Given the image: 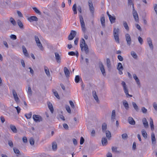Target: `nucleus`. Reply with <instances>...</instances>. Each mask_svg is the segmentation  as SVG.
<instances>
[{
  "label": "nucleus",
  "mask_w": 157,
  "mask_h": 157,
  "mask_svg": "<svg viewBox=\"0 0 157 157\" xmlns=\"http://www.w3.org/2000/svg\"><path fill=\"white\" fill-rule=\"evenodd\" d=\"M52 150L54 151H56L57 150V145L56 142H53L52 143Z\"/></svg>",
  "instance_id": "26"
},
{
  "label": "nucleus",
  "mask_w": 157,
  "mask_h": 157,
  "mask_svg": "<svg viewBox=\"0 0 157 157\" xmlns=\"http://www.w3.org/2000/svg\"><path fill=\"white\" fill-rule=\"evenodd\" d=\"M125 37L127 45L128 46H130L132 43V40L130 36L128 33H126L125 35Z\"/></svg>",
  "instance_id": "7"
},
{
  "label": "nucleus",
  "mask_w": 157,
  "mask_h": 157,
  "mask_svg": "<svg viewBox=\"0 0 157 157\" xmlns=\"http://www.w3.org/2000/svg\"><path fill=\"white\" fill-rule=\"evenodd\" d=\"M23 142L25 143H26L27 142V140L26 137L24 136L22 138Z\"/></svg>",
  "instance_id": "61"
},
{
  "label": "nucleus",
  "mask_w": 157,
  "mask_h": 157,
  "mask_svg": "<svg viewBox=\"0 0 157 157\" xmlns=\"http://www.w3.org/2000/svg\"><path fill=\"white\" fill-rule=\"evenodd\" d=\"M128 121L129 124L131 125H135V121L132 117H129L128 119Z\"/></svg>",
  "instance_id": "15"
},
{
  "label": "nucleus",
  "mask_w": 157,
  "mask_h": 157,
  "mask_svg": "<svg viewBox=\"0 0 157 157\" xmlns=\"http://www.w3.org/2000/svg\"><path fill=\"white\" fill-rule=\"evenodd\" d=\"M84 138L82 137H81L80 139V144L81 145L82 144L84 143Z\"/></svg>",
  "instance_id": "57"
},
{
  "label": "nucleus",
  "mask_w": 157,
  "mask_h": 157,
  "mask_svg": "<svg viewBox=\"0 0 157 157\" xmlns=\"http://www.w3.org/2000/svg\"><path fill=\"white\" fill-rule=\"evenodd\" d=\"M53 94L58 99H59L60 98L58 94L56 91L53 90Z\"/></svg>",
  "instance_id": "40"
},
{
  "label": "nucleus",
  "mask_w": 157,
  "mask_h": 157,
  "mask_svg": "<svg viewBox=\"0 0 157 157\" xmlns=\"http://www.w3.org/2000/svg\"><path fill=\"white\" fill-rule=\"evenodd\" d=\"M131 55L135 59H137V56L136 54V53L132 51L131 52Z\"/></svg>",
  "instance_id": "39"
},
{
  "label": "nucleus",
  "mask_w": 157,
  "mask_h": 157,
  "mask_svg": "<svg viewBox=\"0 0 157 157\" xmlns=\"http://www.w3.org/2000/svg\"><path fill=\"white\" fill-rule=\"evenodd\" d=\"M13 150L14 152L17 154V156H18L21 155V153L19 150L16 147L13 148Z\"/></svg>",
  "instance_id": "25"
},
{
  "label": "nucleus",
  "mask_w": 157,
  "mask_h": 157,
  "mask_svg": "<svg viewBox=\"0 0 157 157\" xmlns=\"http://www.w3.org/2000/svg\"><path fill=\"white\" fill-rule=\"evenodd\" d=\"M121 85L123 87L124 92L125 93L127 96H128L130 97H132V95H130L128 94V90L127 89V85L125 83V82L123 81H122L121 82Z\"/></svg>",
  "instance_id": "3"
},
{
  "label": "nucleus",
  "mask_w": 157,
  "mask_h": 157,
  "mask_svg": "<svg viewBox=\"0 0 157 157\" xmlns=\"http://www.w3.org/2000/svg\"><path fill=\"white\" fill-rule=\"evenodd\" d=\"M66 109L68 113H71V110L69 106H66Z\"/></svg>",
  "instance_id": "62"
},
{
  "label": "nucleus",
  "mask_w": 157,
  "mask_h": 157,
  "mask_svg": "<svg viewBox=\"0 0 157 157\" xmlns=\"http://www.w3.org/2000/svg\"><path fill=\"white\" fill-rule=\"evenodd\" d=\"M10 38L13 40H16L17 39L16 36L15 35L13 34H12L10 36Z\"/></svg>",
  "instance_id": "54"
},
{
  "label": "nucleus",
  "mask_w": 157,
  "mask_h": 157,
  "mask_svg": "<svg viewBox=\"0 0 157 157\" xmlns=\"http://www.w3.org/2000/svg\"><path fill=\"white\" fill-rule=\"evenodd\" d=\"M80 79H81V78H80L78 75H76L75 78V82L78 83Z\"/></svg>",
  "instance_id": "46"
},
{
  "label": "nucleus",
  "mask_w": 157,
  "mask_h": 157,
  "mask_svg": "<svg viewBox=\"0 0 157 157\" xmlns=\"http://www.w3.org/2000/svg\"><path fill=\"white\" fill-rule=\"evenodd\" d=\"M69 103L71 107L73 109L75 108V106L73 101H70Z\"/></svg>",
  "instance_id": "52"
},
{
  "label": "nucleus",
  "mask_w": 157,
  "mask_h": 157,
  "mask_svg": "<svg viewBox=\"0 0 157 157\" xmlns=\"http://www.w3.org/2000/svg\"><path fill=\"white\" fill-rule=\"evenodd\" d=\"M27 93L28 94V95L31 96L32 95V91L31 90V88L30 87H29L28 88V90H27Z\"/></svg>",
  "instance_id": "44"
},
{
  "label": "nucleus",
  "mask_w": 157,
  "mask_h": 157,
  "mask_svg": "<svg viewBox=\"0 0 157 157\" xmlns=\"http://www.w3.org/2000/svg\"><path fill=\"white\" fill-rule=\"evenodd\" d=\"M48 107L49 109L50 110L51 112L52 113H53L54 111V109L52 104L50 102H48Z\"/></svg>",
  "instance_id": "21"
},
{
  "label": "nucleus",
  "mask_w": 157,
  "mask_h": 157,
  "mask_svg": "<svg viewBox=\"0 0 157 157\" xmlns=\"http://www.w3.org/2000/svg\"><path fill=\"white\" fill-rule=\"evenodd\" d=\"M15 108L16 109V110H17V113L18 114H19V113L20 112V111H21V109H20V108L19 106H17V107H15Z\"/></svg>",
  "instance_id": "63"
},
{
  "label": "nucleus",
  "mask_w": 157,
  "mask_h": 157,
  "mask_svg": "<svg viewBox=\"0 0 157 157\" xmlns=\"http://www.w3.org/2000/svg\"><path fill=\"white\" fill-rule=\"evenodd\" d=\"M122 137L123 139H125L128 137V136L126 133H124L122 135Z\"/></svg>",
  "instance_id": "50"
},
{
  "label": "nucleus",
  "mask_w": 157,
  "mask_h": 157,
  "mask_svg": "<svg viewBox=\"0 0 157 157\" xmlns=\"http://www.w3.org/2000/svg\"><path fill=\"white\" fill-rule=\"evenodd\" d=\"M142 134L144 138L147 137V134L145 130L143 129L141 131Z\"/></svg>",
  "instance_id": "34"
},
{
  "label": "nucleus",
  "mask_w": 157,
  "mask_h": 157,
  "mask_svg": "<svg viewBox=\"0 0 157 157\" xmlns=\"http://www.w3.org/2000/svg\"><path fill=\"white\" fill-rule=\"evenodd\" d=\"M28 20L30 22L33 21H37L38 20V18L35 16H32L28 18Z\"/></svg>",
  "instance_id": "14"
},
{
  "label": "nucleus",
  "mask_w": 157,
  "mask_h": 157,
  "mask_svg": "<svg viewBox=\"0 0 157 157\" xmlns=\"http://www.w3.org/2000/svg\"><path fill=\"white\" fill-rule=\"evenodd\" d=\"M106 63L108 68L110 69L111 68V63L109 59L108 58L107 59Z\"/></svg>",
  "instance_id": "31"
},
{
  "label": "nucleus",
  "mask_w": 157,
  "mask_h": 157,
  "mask_svg": "<svg viewBox=\"0 0 157 157\" xmlns=\"http://www.w3.org/2000/svg\"><path fill=\"white\" fill-rule=\"evenodd\" d=\"M153 106L156 111H157V104L155 102H154L153 104Z\"/></svg>",
  "instance_id": "58"
},
{
  "label": "nucleus",
  "mask_w": 157,
  "mask_h": 157,
  "mask_svg": "<svg viewBox=\"0 0 157 157\" xmlns=\"http://www.w3.org/2000/svg\"><path fill=\"white\" fill-rule=\"evenodd\" d=\"M44 69L46 74L48 76H50V73L48 68L46 66H44Z\"/></svg>",
  "instance_id": "29"
},
{
  "label": "nucleus",
  "mask_w": 157,
  "mask_h": 157,
  "mask_svg": "<svg viewBox=\"0 0 157 157\" xmlns=\"http://www.w3.org/2000/svg\"><path fill=\"white\" fill-rule=\"evenodd\" d=\"M136 28L140 31H141V29L140 26L138 25V24H136Z\"/></svg>",
  "instance_id": "60"
},
{
  "label": "nucleus",
  "mask_w": 157,
  "mask_h": 157,
  "mask_svg": "<svg viewBox=\"0 0 157 157\" xmlns=\"http://www.w3.org/2000/svg\"><path fill=\"white\" fill-rule=\"evenodd\" d=\"M128 4L129 5H132L133 9L134 8V4L131 0H128Z\"/></svg>",
  "instance_id": "55"
},
{
  "label": "nucleus",
  "mask_w": 157,
  "mask_h": 157,
  "mask_svg": "<svg viewBox=\"0 0 157 157\" xmlns=\"http://www.w3.org/2000/svg\"><path fill=\"white\" fill-rule=\"evenodd\" d=\"M32 113L31 112L29 113H26L25 114V116L27 119H30L32 117Z\"/></svg>",
  "instance_id": "42"
},
{
  "label": "nucleus",
  "mask_w": 157,
  "mask_h": 157,
  "mask_svg": "<svg viewBox=\"0 0 157 157\" xmlns=\"http://www.w3.org/2000/svg\"><path fill=\"white\" fill-rule=\"evenodd\" d=\"M101 21L102 25L103 26H105V19L104 17H101Z\"/></svg>",
  "instance_id": "37"
},
{
  "label": "nucleus",
  "mask_w": 157,
  "mask_h": 157,
  "mask_svg": "<svg viewBox=\"0 0 157 157\" xmlns=\"http://www.w3.org/2000/svg\"><path fill=\"white\" fill-rule=\"evenodd\" d=\"M73 10V11L74 14H76L77 13V12L76 10V6L75 4L72 7Z\"/></svg>",
  "instance_id": "45"
},
{
  "label": "nucleus",
  "mask_w": 157,
  "mask_h": 157,
  "mask_svg": "<svg viewBox=\"0 0 157 157\" xmlns=\"http://www.w3.org/2000/svg\"><path fill=\"white\" fill-rule=\"evenodd\" d=\"M141 109L143 113H147V110L144 107H142Z\"/></svg>",
  "instance_id": "53"
},
{
  "label": "nucleus",
  "mask_w": 157,
  "mask_h": 157,
  "mask_svg": "<svg viewBox=\"0 0 157 157\" xmlns=\"http://www.w3.org/2000/svg\"><path fill=\"white\" fill-rule=\"evenodd\" d=\"M117 58L120 61H122L123 60V58L121 56V55H118L117 56Z\"/></svg>",
  "instance_id": "59"
},
{
  "label": "nucleus",
  "mask_w": 157,
  "mask_h": 157,
  "mask_svg": "<svg viewBox=\"0 0 157 157\" xmlns=\"http://www.w3.org/2000/svg\"><path fill=\"white\" fill-rule=\"evenodd\" d=\"M102 144L103 146H105L107 143V140L105 138H103L101 140Z\"/></svg>",
  "instance_id": "30"
},
{
  "label": "nucleus",
  "mask_w": 157,
  "mask_h": 157,
  "mask_svg": "<svg viewBox=\"0 0 157 157\" xmlns=\"http://www.w3.org/2000/svg\"><path fill=\"white\" fill-rule=\"evenodd\" d=\"M88 5L89 7L90 10L93 15H94V8L93 6V3L91 1L89 0L88 1Z\"/></svg>",
  "instance_id": "8"
},
{
  "label": "nucleus",
  "mask_w": 157,
  "mask_h": 157,
  "mask_svg": "<svg viewBox=\"0 0 157 157\" xmlns=\"http://www.w3.org/2000/svg\"><path fill=\"white\" fill-rule=\"evenodd\" d=\"M17 22L20 28L21 29H23V25L22 22L20 20H17Z\"/></svg>",
  "instance_id": "38"
},
{
  "label": "nucleus",
  "mask_w": 157,
  "mask_h": 157,
  "mask_svg": "<svg viewBox=\"0 0 157 157\" xmlns=\"http://www.w3.org/2000/svg\"><path fill=\"white\" fill-rule=\"evenodd\" d=\"M147 40L150 48L151 50H153V45L152 44L151 40L149 37L147 38Z\"/></svg>",
  "instance_id": "12"
},
{
  "label": "nucleus",
  "mask_w": 157,
  "mask_h": 157,
  "mask_svg": "<svg viewBox=\"0 0 157 157\" xmlns=\"http://www.w3.org/2000/svg\"><path fill=\"white\" fill-rule=\"evenodd\" d=\"M99 66L101 70V71L103 75H105V71L104 68V66L102 63H100L99 64Z\"/></svg>",
  "instance_id": "13"
},
{
  "label": "nucleus",
  "mask_w": 157,
  "mask_h": 157,
  "mask_svg": "<svg viewBox=\"0 0 157 157\" xmlns=\"http://www.w3.org/2000/svg\"><path fill=\"white\" fill-rule=\"evenodd\" d=\"M132 14L133 16L135 21L138 22L139 21V17L137 11L135 10L134 8L133 9Z\"/></svg>",
  "instance_id": "10"
},
{
  "label": "nucleus",
  "mask_w": 157,
  "mask_h": 157,
  "mask_svg": "<svg viewBox=\"0 0 157 157\" xmlns=\"http://www.w3.org/2000/svg\"><path fill=\"white\" fill-rule=\"evenodd\" d=\"M22 48L23 52L25 56L26 57H28L29 54L28 53L25 47L23 45L22 46Z\"/></svg>",
  "instance_id": "17"
},
{
  "label": "nucleus",
  "mask_w": 157,
  "mask_h": 157,
  "mask_svg": "<svg viewBox=\"0 0 157 157\" xmlns=\"http://www.w3.org/2000/svg\"><path fill=\"white\" fill-rule=\"evenodd\" d=\"M105 134L106 137L108 138V139H109L111 137L110 132L109 131H105Z\"/></svg>",
  "instance_id": "35"
},
{
  "label": "nucleus",
  "mask_w": 157,
  "mask_h": 157,
  "mask_svg": "<svg viewBox=\"0 0 157 157\" xmlns=\"http://www.w3.org/2000/svg\"><path fill=\"white\" fill-rule=\"evenodd\" d=\"M123 25L125 29L127 30L128 31L129 30V28L127 22L125 21H123Z\"/></svg>",
  "instance_id": "33"
},
{
  "label": "nucleus",
  "mask_w": 157,
  "mask_h": 157,
  "mask_svg": "<svg viewBox=\"0 0 157 157\" xmlns=\"http://www.w3.org/2000/svg\"><path fill=\"white\" fill-rule=\"evenodd\" d=\"M35 39L37 45L40 50L43 51V46L38 36H35Z\"/></svg>",
  "instance_id": "5"
},
{
  "label": "nucleus",
  "mask_w": 157,
  "mask_h": 157,
  "mask_svg": "<svg viewBox=\"0 0 157 157\" xmlns=\"http://www.w3.org/2000/svg\"><path fill=\"white\" fill-rule=\"evenodd\" d=\"M56 59L58 63H60L61 62V58L57 52L55 53Z\"/></svg>",
  "instance_id": "16"
},
{
  "label": "nucleus",
  "mask_w": 157,
  "mask_h": 157,
  "mask_svg": "<svg viewBox=\"0 0 157 157\" xmlns=\"http://www.w3.org/2000/svg\"><path fill=\"white\" fill-rule=\"evenodd\" d=\"M142 122L145 128H147L148 127V123L147 119L145 118H144L142 119Z\"/></svg>",
  "instance_id": "20"
},
{
  "label": "nucleus",
  "mask_w": 157,
  "mask_h": 157,
  "mask_svg": "<svg viewBox=\"0 0 157 157\" xmlns=\"http://www.w3.org/2000/svg\"><path fill=\"white\" fill-rule=\"evenodd\" d=\"M10 127L11 129L12 130V131L14 133H16L17 132V129L16 127L12 124H10Z\"/></svg>",
  "instance_id": "22"
},
{
  "label": "nucleus",
  "mask_w": 157,
  "mask_h": 157,
  "mask_svg": "<svg viewBox=\"0 0 157 157\" xmlns=\"http://www.w3.org/2000/svg\"><path fill=\"white\" fill-rule=\"evenodd\" d=\"M80 47L82 51L84 50L86 54H87L89 52L88 45L86 44L85 41L83 39L80 42Z\"/></svg>",
  "instance_id": "1"
},
{
  "label": "nucleus",
  "mask_w": 157,
  "mask_h": 157,
  "mask_svg": "<svg viewBox=\"0 0 157 157\" xmlns=\"http://www.w3.org/2000/svg\"><path fill=\"white\" fill-rule=\"evenodd\" d=\"M150 124L151 130L152 131H153L154 129V125L153 124V119L151 118H150Z\"/></svg>",
  "instance_id": "18"
},
{
  "label": "nucleus",
  "mask_w": 157,
  "mask_h": 157,
  "mask_svg": "<svg viewBox=\"0 0 157 157\" xmlns=\"http://www.w3.org/2000/svg\"><path fill=\"white\" fill-rule=\"evenodd\" d=\"M76 32L75 31L72 30L68 36V39L69 40H73L75 36Z\"/></svg>",
  "instance_id": "9"
},
{
  "label": "nucleus",
  "mask_w": 157,
  "mask_h": 157,
  "mask_svg": "<svg viewBox=\"0 0 157 157\" xmlns=\"http://www.w3.org/2000/svg\"><path fill=\"white\" fill-rule=\"evenodd\" d=\"M119 29L118 28H114L113 31V36L116 42L118 43H119Z\"/></svg>",
  "instance_id": "2"
},
{
  "label": "nucleus",
  "mask_w": 157,
  "mask_h": 157,
  "mask_svg": "<svg viewBox=\"0 0 157 157\" xmlns=\"http://www.w3.org/2000/svg\"><path fill=\"white\" fill-rule=\"evenodd\" d=\"M102 127L103 132H105L107 128L106 124L105 123H103L102 124Z\"/></svg>",
  "instance_id": "36"
},
{
  "label": "nucleus",
  "mask_w": 157,
  "mask_h": 157,
  "mask_svg": "<svg viewBox=\"0 0 157 157\" xmlns=\"http://www.w3.org/2000/svg\"><path fill=\"white\" fill-rule=\"evenodd\" d=\"M138 40L140 44H142L143 42V39L140 36H139L138 37Z\"/></svg>",
  "instance_id": "51"
},
{
  "label": "nucleus",
  "mask_w": 157,
  "mask_h": 157,
  "mask_svg": "<svg viewBox=\"0 0 157 157\" xmlns=\"http://www.w3.org/2000/svg\"><path fill=\"white\" fill-rule=\"evenodd\" d=\"M79 19L82 30L83 32L85 33L86 31V28L85 27V24L83 17L81 15L79 16Z\"/></svg>",
  "instance_id": "4"
},
{
  "label": "nucleus",
  "mask_w": 157,
  "mask_h": 157,
  "mask_svg": "<svg viewBox=\"0 0 157 157\" xmlns=\"http://www.w3.org/2000/svg\"><path fill=\"white\" fill-rule=\"evenodd\" d=\"M76 53L73 52V51H71L68 52V54L71 56H76L77 57H78V53L77 51H76Z\"/></svg>",
  "instance_id": "23"
},
{
  "label": "nucleus",
  "mask_w": 157,
  "mask_h": 157,
  "mask_svg": "<svg viewBox=\"0 0 157 157\" xmlns=\"http://www.w3.org/2000/svg\"><path fill=\"white\" fill-rule=\"evenodd\" d=\"M132 104L134 109L136 111H138V107L136 104L134 102H132Z\"/></svg>",
  "instance_id": "47"
},
{
  "label": "nucleus",
  "mask_w": 157,
  "mask_h": 157,
  "mask_svg": "<svg viewBox=\"0 0 157 157\" xmlns=\"http://www.w3.org/2000/svg\"><path fill=\"white\" fill-rule=\"evenodd\" d=\"M12 93L15 101L17 103L19 102H20L19 98L18 97L17 93L14 90H12Z\"/></svg>",
  "instance_id": "11"
},
{
  "label": "nucleus",
  "mask_w": 157,
  "mask_h": 157,
  "mask_svg": "<svg viewBox=\"0 0 157 157\" xmlns=\"http://www.w3.org/2000/svg\"><path fill=\"white\" fill-rule=\"evenodd\" d=\"M29 142L31 145H33L34 144V139L32 138H30L29 139Z\"/></svg>",
  "instance_id": "49"
},
{
  "label": "nucleus",
  "mask_w": 157,
  "mask_h": 157,
  "mask_svg": "<svg viewBox=\"0 0 157 157\" xmlns=\"http://www.w3.org/2000/svg\"><path fill=\"white\" fill-rule=\"evenodd\" d=\"M73 144L75 145H76L77 144V142L76 139L73 138L72 140Z\"/></svg>",
  "instance_id": "64"
},
{
  "label": "nucleus",
  "mask_w": 157,
  "mask_h": 157,
  "mask_svg": "<svg viewBox=\"0 0 157 157\" xmlns=\"http://www.w3.org/2000/svg\"><path fill=\"white\" fill-rule=\"evenodd\" d=\"M151 139L152 143L154 144L155 143L156 139L155 137V134L153 132H152L151 134Z\"/></svg>",
  "instance_id": "28"
},
{
  "label": "nucleus",
  "mask_w": 157,
  "mask_h": 157,
  "mask_svg": "<svg viewBox=\"0 0 157 157\" xmlns=\"http://www.w3.org/2000/svg\"><path fill=\"white\" fill-rule=\"evenodd\" d=\"M33 117L34 121L36 122H38L42 121V118L40 115H33Z\"/></svg>",
  "instance_id": "6"
},
{
  "label": "nucleus",
  "mask_w": 157,
  "mask_h": 157,
  "mask_svg": "<svg viewBox=\"0 0 157 157\" xmlns=\"http://www.w3.org/2000/svg\"><path fill=\"white\" fill-rule=\"evenodd\" d=\"M109 18L111 23H114L115 22L116 17L115 16H110V17Z\"/></svg>",
  "instance_id": "27"
},
{
  "label": "nucleus",
  "mask_w": 157,
  "mask_h": 157,
  "mask_svg": "<svg viewBox=\"0 0 157 157\" xmlns=\"http://www.w3.org/2000/svg\"><path fill=\"white\" fill-rule=\"evenodd\" d=\"M10 21L13 25H15L16 24V22L12 17L10 19Z\"/></svg>",
  "instance_id": "43"
},
{
  "label": "nucleus",
  "mask_w": 157,
  "mask_h": 157,
  "mask_svg": "<svg viewBox=\"0 0 157 157\" xmlns=\"http://www.w3.org/2000/svg\"><path fill=\"white\" fill-rule=\"evenodd\" d=\"M33 10L35 11V12L39 15H40L41 13L37 9V8L36 7H33Z\"/></svg>",
  "instance_id": "41"
},
{
  "label": "nucleus",
  "mask_w": 157,
  "mask_h": 157,
  "mask_svg": "<svg viewBox=\"0 0 157 157\" xmlns=\"http://www.w3.org/2000/svg\"><path fill=\"white\" fill-rule=\"evenodd\" d=\"M116 117V113L115 111L114 110H113L112 111L111 119L113 121H115V119Z\"/></svg>",
  "instance_id": "24"
},
{
  "label": "nucleus",
  "mask_w": 157,
  "mask_h": 157,
  "mask_svg": "<svg viewBox=\"0 0 157 157\" xmlns=\"http://www.w3.org/2000/svg\"><path fill=\"white\" fill-rule=\"evenodd\" d=\"M8 144L11 147H13V144L12 141L11 140H9L8 142Z\"/></svg>",
  "instance_id": "56"
},
{
  "label": "nucleus",
  "mask_w": 157,
  "mask_h": 157,
  "mask_svg": "<svg viewBox=\"0 0 157 157\" xmlns=\"http://www.w3.org/2000/svg\"><path fill=\"white\" fill-rule=\"evenodd\" d=\"M123 105L126 109H128L129 108L128 104L127 101L124 102Z\"/></svg>",
  "instance_id": "48"
},
{
  "label": "nucleus",
  "mask_w": 157,
  "mask_h": 157,
  "mask_svg": "<svg viewBox=\"0 0 157 157\" xmlns=\"http://www.w3.org/2000/svg\"><path fill=\"white\" fill-rule=\"evenodd\" d=\"M117 69L118 70L123 69V66L122 65V63H118L117 65Z\"/></svg>",
  "instance_id": "32"
},
{
  "label": "nucleus",
  "mask_w": 157,
  "mask_h": 157,
  "mask_svg": "<svg viewBox=\"0 0 157 157\" xmlns=\"http://www.w3.org/2000/svg\"><path fill=\"white\" fill-rule=\"evenodd\" d=\"M64 71L66 76L67 77L69 76L70 74V71L67 67H64Z\"/></svg>",
  "instance_id": "19"
}]
</instances>
